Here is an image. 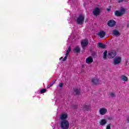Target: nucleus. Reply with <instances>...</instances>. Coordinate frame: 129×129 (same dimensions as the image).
Segmentation results:
<instances>
[{"instance_id":"nucleus-1","label":"nucleus","mask_w":129,"mask_h":129,"mask_svg":"<svg viewBox=\"0 0 129 129\" xmlns=\"http://www.w3.org/2000/svg\"><path fill=\"white\" fill-rule=\"evenodd\" d=\"M85 20V16L83 14H80L76 22L78 25H83Z\"/></svg>"},{"instance_id":"nucleus-2","label":"nucleus","mask_w":129,"mask_h":129,"mask_svg":"<svg viewBox=\"0 0 129 129\" xmlns=\"http://www.w3.org/2000/svg\"><path fill=\"white\" fill-rule=\"evenodd\" d=\"M60 126L61 129H69V121L67 120H64L61 121Z\"/></svg>"},{"instance_id":"nucleus-3","label":"nucleus","mask_w":129,"mask_h":129,"mask_svg":"<svg viewBox=\"0 0 129 129\" xmlns=\"http://www.w3.org/2000/svg\"><path fill=\"white\" fill-rule=\"evenodd\" d=\"M89 43V41H88V39L87 38L83 39L81 42V45L82 48L84 50H85V47H87L88 46Z\"/></svg>"},{"instance_id":"nucleus-4","label":"nucleus","mask_w":129,"mask_h":129,"mask_svg":"<svg viewBox=\"0 0 129 129\" xmlns=\"http://www.w3.org/2000/svg\"><path fill=\"white\" fill-rule=\"evenodd\" d=\"M116 56V51L115 50H111L108 52V58L109 59H112Z\"/></svg>"},{"instance_id":"nucleus-5","label":"nucleus","mask_w":129,"mask_h":129,"mask_svg":"<svg viewBox=\"0 0 129 129\" xmlns=\"http://www.w3.org/2000/svg\"><path fill=\"white\" fill-rule=\"evenodd\" d=\"M120 62H121V57H116L113 59L114 65H118V64L120 63Z\"/></svg>"},{"instance_id":"nucleus-6","label":"nucleus","mask_w":129,"mask_h":129,"mask_svg":"<svg viewBox=\"0 0 129 129\" xmlns=\"http://www.w3.org/2000/svg\"><path fill=\"white\" fill-rule=\"evenodd\" d=\"M100 14V9L98 8H96L93 11V15L94 16H98Z\"/></svg>"},{"instance_id":"nucleus-7","label":"nucleus","mask_w":129,"mask_h":129,"mask_svg":"<svg viewBox=\"0 0 129 129\" xmlns=\"http://www.w3.org/2000/svg\"><path fill=\"white\" fill-rule=\"evenodd\" d=\"M116 24V22L114 20H109L107 25L108 26V27H114L115 26V24Z\"/></svg>"},{"instance_id":"nucleus-8","label":"nucleus","mask_w":129,"mask_h":129,"mask_svg":"<svg viewBox=\"0 0 129 129\" xmlns=\"http://www.w3.org/2000/svg\"><path fill=\"white\" fill-rule=\"evenodd\" d=\"M93 62V57H92V56H91L88 57L86 59V63H87V64H91V63H92Z\"/></svg>"},{"instance_id":"nucleus-9","label":"nucleus","mask_w":129,"mask_h":129,"mask_svg":"<svg viewBox=\"0 0 129 129\" xmlns=\"http://www.w3.org/2000/svg\"><path fill=\"white\" fill-rule=\"evenodd\" d=\"M92 83L94 85H97L99 84V80L97 78H94L91 80Z\"/></svg>"},{"instance_id":"nucleus-10","label":"nucleus","mask_w":129,"mask_h":129,"mask_svg":"<svg viewBox=\"0 0 129 129\" xmlns=\"http://www.w3.org/2000/svg\"><path fill=\"white\" fill-rule=\"evenodd\" d=\"M106 34V32H105V31H100L98 33V36H99V37H100L101 39H102V38H104V37H105Z\"/></svg>"},{"instance_id":"nucleus-11","label":"nucleus","mask_w":129,"mask_h":129,"mask_svg":"<svg viewBox=\"0 0 129 129\" xmlns=\"http://www.w3.org/2000/svg\"><path fill=\"white\" fill-rule=\"evenodd\" d=\"M107 112V110L106 108H102L99 110V113L101 115H104Z\"/></svg>"},{"instance_id":"nucleus-12","label":"nucleus","mask_w":129,"mask_h":129,"mask_svg":"<svg viewBox=\"0 0 129 129\" xmlns=\"http://www.w3.org/2000/svg\"><path fill=\"white\" fill-rule=\"evenodd\" d=\"M112 34V35H113V36H115L116 37H117V36H120V33H119V31H118V30L116 29L113 30Z\"/></svg>"},{"instance_id":"nucleus-13","label":"nucleus","mask_w":129,"mask_h":129,"mask_svg":"<svg viewBox=\"0 0 129 129\" xmlns=\"http://www.w3.org/2000/svg\"><path fill=\"white\" fill-rule=\"evenodd\" d=\"M99 122L100 125H105L107 123V120L105 119H102Z\"/></svg>"},{"instance_id":"nucleus-14","label":"nucleus","mask_w":129,"mask_h":129,"mask_svg":"<svg viewBox=\"0 0 129 129\" xmlns=\"http://www.w3.org/2000/svg\"><path fill=\"white\" fill-rule=\"evenodd\" d=\"M68 116V115L67 114L63 113L60 115V119H61L62 121L63 120H66V118H67Z\"/></svg>"},{"instance_id":"nucleus-15","label":"nucleus","mask_w":129,"mask_h":129,"mask_svg":"<svg viewBox=\"0 0 129 129\" xmlns=\"http://www.w3.org/2000/svg\"><path fill=\"white\" fill-rule=\"evenodd\" d=\"M98 48H101V49H105L106 45L101 42H99L98 45Z\"/></svg>"},{"instance_id":"nucleus-16","label":"nucleus","mask_w":129,"mask_h":129,"mask_svg":"<svg viewBox=\"0 0 129 129\" xmlns=\"http://www.w3.org/2000/svg\"><path fill=\"white\" fill-rule=\"evenodd\" d=\"M114 14L116 17H121V16H122V13L118 11H115Z\"/></svg>"},{"instance_id":"nucleus-17","label":"nucleus","mask_w":129,"mask_h":129,"mask_svg":"<svg viewBox=\"0 0 129 129\" xmlns=\"http://www.w3.org/2000/svg\"><path fill=\"white\" fill-rule=\"evenodd\" d=\"M74 52L75 53L80 52V47L79 46H76L74 48Z\"/></svg>"},{"instance_id":"nucleus-18","label":"nucleus","mask_w":129,"mask_h":129,"mask_svg":"<svg viewBox=\"0 0 129 129\" xmlns=\"http://www.w3.org/2000/svg\"><path fill=\"white\" fill-rule=\"evenodd\" d=\"M74 91L76 93V95H80V89H76L74 90Z\"/></svg>"},{"instance_id":"nucleus-19","label":"nucleus","mask_w":129,"mask_h":129,"mask_svg":"<svg viewBox=\"0 0 129 129\" xmlns=\"http://www.w3.org/2000/svg\"><path fill=\"white\" fill-rule=\"evenodd\" d=\"M121 80H122L123 81L126 82L127 81V78L125 77L124 75H122L120 77Z\"/></svg>"},{"instance_id":"nucleus-20","label":"nucleus","mask_w":129,"mask_h":129,"mask_svg":"<svg viewBox=\"0 0 129 129\" xmlns=\"http://www.w3.org/2000/svg\"><path fill=\"white\" fill-rule=\"evenodd\" d=\"M106 57H107V50H105L103 53V58L104 60H106Z\"/></svg>"},{"instance_id":"nucleus-21","label":"nucleus","mask_w":129,"mask_h":129,"mask_svg":"<svg viewBox=\"0 0 129 129\" xmlns=\"http://www.w3.org/2000/svg\"><path fill=\"white\" fill-rule=\"evenodd\" d=\"M71 51V46H70L68 48V50H67V53H66V55L68 56V55H69V53H70Z\"/></svg>"},{"instance_id":"nucleus-22","label":"nucleus","mask_w":129,"mask_h":129,"mask_svg":"<svg viewBox=\"0 0 129 129\" xmlns=\"http://www.w3.org/2000/svg\"><path fill=\"white\" fill-rule=\"evenodd\" d=\"M55 82H56V81H53L52 82H51V83L47 86V88H50V87L53 86Z\"/></svg>"},{"instance_id":"nucleus-23","label":"nucleus","mask_w":129,"mask_h":129,"mask_svg":"<svg viewBox=\"0 0 129 129\" xmlns=\"http://www.w3.org/2000/svg\"><path fill=\"white\" fill-rule=\"evenodd\" d=\"M84 108L85 109V110H88V109L90 108V107L87 105H85Z\"/></svg>"},{"instance_id":"nucleus-24","label":"nucleus","mask_w":129,"mask_h":129,"mask_svg":"<svg viewBox=\"0 0 129 129\" xmlns=\"http://www.w3.org/2000/svg\"><path fill=\"white\" fill-rule=\"evenodd\" d=\"M110 96H111V97H112V98L115 97V94L113 93V92H110Z\"/></svg>"},{"instance_id":"nucleus-25","label":"nucleus","mask_w":129,"mask_h":129,"mask_svg":"<svg viewBox=\"0 0 129 129\" xmlns=\"http://www.w3.org/2000/svg\"><path fill=\"white\" fill-rule=\"evenodd\" d=\"M111 126V123H109L107 125L106 129H111L110 127Z\"/></svg>"},{"instance_id":"nucleus-26","label":"nucleus","mask_w":129,"mask_h":129,"mask_svg":"<svg viewBox=\"0 0 129 129\" xmlns=\"http://www.w3.org/2000/svg\"><path fill=\"white\" fill-rule=\"evenodd\" d=\"M120 12L122 13V15H123V13L125 12V9H124V8H121Z\"/></svg>"},{"instance_id":"nucleus-27","label":"nucleus","mask_w":129,"mask_h":129,"mask_svg":"<svg viewBox=\"0 0 129 129\" xmlns=\"http://www.w3.org/2000/svg\"><path fill=\"white\" fill-rule=\"evenodd\" d=\"M67 58H68V55L66 54L65 57L62 59V61L64 62V61H66V60H67Z\"/></svg>"},{"instance_id":"nucleus-28","label":"nucleus","mask_w":129,"mask_h":129,"mask_svg":"<svg viewBox=\"0 0 129 129\" xmlns=\"http://www.w3.org/2000/svg\"><path fill=\"white\" fill-rule=\"evenodd\" d=\"M47 91V89H42L41 91H40V92L43 94V93H45V92H46V91Z\"/></svg>"},{"instance_id":"nucleus-29","label":"nucleus","mask_w":129,"mask_h":129,"mask_svg":"<svg viewBox=\"0 0 129 129\" xmlns=\"http://www.w3.org/2000/svg\"><path fill=\"white\" fill-rule=\"evenodd\" d=\"M59 87H60L61 88H62V87H63V83H60L59 85Z\"/></svg>"},{"instance_id":"nucleus-30","label":"nucleus","mask_w":129,"mask_h":129,"mask_svg":"<svg viewBox=\"0 0 129 129\" xmlns=\"http://www.w3.org/2000/svg\"><path fill=\"white\" fill-rule=\"evenodd\" d=\"M123 2V0H118V2L119 4H120V3H122Z\"/></svg>"},{"instance_id":"nucleus-31","label":"nucleus","mask_w":129,"mask_h":129,"mask_svg":"<svg viewBox=\"0 0 129 129\" xmlns=\"http://www.w3.org/2000/svg\"><path fill=\"white\" fill-rule=\"evenodd\" d=\"M108 119H109V120H111L112 119V117H108Z\"/></svg>"},{"instance_id":"nucleus-32","label":"nucleus","mask_w":129,"mask_h":129,"mask_svg":"<svg viewBox=\"0 0 129 129\" xmlns=\"http://www.w3.org/2000/svg\"><path fill=\"white\" fill-rule=\"evenodd\" d=\"M127 121L129 122V116L127 117Z\"/></svg>"},{"instance_id":"nucleus-33","label":"nucleus","mask_w":129,"mask_h":129,"mask_svg":"<svg viewBox=\"0 0 129 129\" xmlns=\"http://www.w3.org/2000/svg\"><path fill=\"white\" fill-rule=\"evenodd\" d=\"M74 107V108H77V107H78V106L76 105Z\"/></svg>"},{"instance_id":"nucleus-34","label":"nucleus","mask_w":129,"mask_h":129,"mask_svg":"<svg viewBox=\"0 0 129 129\" xmlns=\"http://www.w3.org/2000/svg\"><path fill=\"white\" fill-rule=\"evenodd\" d=\"M126 27H127V28H129V24L128 23L127 24Z\"/></svg>"},{"instance_id":"nucleus-35","label":"nucleus","mask_w":129,"mask_h":129,"mask_svg":"<svg viewBox=\"0 0 129 129\" xmlns=\"http://www.w3.org/2000/svg\"><path fill=\"white\" fill-rule=\"evenodd\" d=\"M107 11L108 12H109V11H110V9H107Z\"/></svg>"},{"instance_id":"nucleus-36","label":"nucleus","mask_w":129,"mask_h":129,"mask_svg":"<svg viewBox=\"0 0 129 129\" xmlns=\"http://www.w3.org/2000/svg\"><path fill=\"white\" fill-rule=\"evenodd\" d=\"M62 59H63V57H61L59 58V60H62Z\"/></svg>"}]
</instances>
